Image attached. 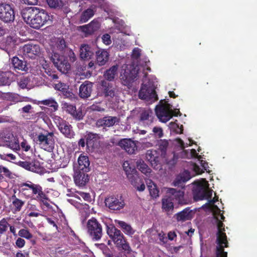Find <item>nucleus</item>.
Returning a JSON list of instances; mask_svg holds the SVG:
<instances>
[{
	"mask_svg": "<svg viewBox=\"0 0 257 257\" xmlns=\"http://www.w3.org/2000/svg\"><path fill=\"white\" fill-rule=\"evenodd\" d=\"M92 83L85 81L79 87V95L81 98H87L92 92Z\"/></svg>",
	"mask_w": 257,
	"mask_h": 257,
	"instance_id": "25",
	"label": "nucleus"
},
{
	"mask_svg": "<svg viewBox=\"0 0 257 257\" xmlns=\"http://www.w3.org/2000/svg\"><path fill=\"white\" fill-rule=\"evenodd\" d=\"M30 79L27 77H23L20 80L19 82V86L23 89L27 87V86L29 82Z\"/></svg>",
	"mask_w": 257,
	"mask_h": 257,
	"instance_id": "53",
	"label": "nucleus"
},
{
	"mask_svg": "<svg viewBox=\"0 0 257 257\" xmlns=\"http://www.w3.org/2000/svg\"><path fill=\"white\" fill-rule=\"evenodd\" d=\"M146 235L150 237L153 241L156 240L158 236H161V233L158 232L155 229H149L146 231Z\"/></svg>",
	"mask_w": 257,
	"mask_h": 257,
	"instance_id": "45",
	"label": "nucleus"
},
{
	"mask_svg": "<svg viewBox=\"0 0 257 257\" xmlns=\"http://www.w3.org/2000/svg\"><path fill=\"white\" fill-rule=\"evenodd\" d=\"M117 65L112 66L104 73V78L109 81H112L117 75Z\"/></svg>",
	"mask_w": 257,
	"mask_h": 257,
	"instance_id": "31",
	"label": "nucleus"
},
{
	"mask_svg": "<svg viewBox=\"0 0 257 257\" xmlns=\"http://www.w3.org/2000/svg\"><path fill=\"white\" fill-rule=\"evenodd\" d=\"M10 72H3L0 74V85H9L11 83L9 79Z\"/></svg>",
	"mask_w": 257,
	"mask_h": 257,
	"instance_id": "41",
	"label": "nucleus"
},
{
	"mask_svg": "<svg viewBox=\"0 0 257 257\" xmlns=\"http://www.w3.org/2000/svg\"><path fill=\"white\" fill-rule=\"evenodd\" d=\"M96 60L99 65H104L108 59V53L104 50H100L96 52Z\"/></svg>",
	"mask_w": 257,
	"mask_h": 257,
	"instance_id": "30",
	"label": "nucleus"
},
{
	"mask_svg": "<svg viewBox=\"0 0 257 257\" xmlns=\"http://www.w3.org/2000/svg\"><path fill=\"white\" fill-rule=\"evenodd\" d=\"M175 216L178 221L184 222L190 220L192 218V210H190L189 208H186L177 213Z\"/></svg>",
	"mask_w": 257,
	"mask_h": 257,
	"instance_id": "27",
	"label": "nucleus"
},
{
	"mask_svg": "<svg viewBox=\"0 0 257 257\" xmlns=\"http://www.w3.org/2000/svg\"><path fill=\"white\" fill-rule=\"evenodd\" d=\"M118 145L129 154H134L137 150V142L131 139H122Z\"/></svg>",
	"mask_w": 257,
	"mask_h": 257,
	"instance_id": "14",
	"label": "nucleus"
},
{
	"mask_svg": "<svg viewBox=\"0 0 257 257\" xmlns=\"http://www.w3.org/2000/svg\"><path fill=\"white\" fill-rule=\"evenodd\" d=\"M98 23L92 21L87 25L79 27L78 30L82 32L85 37H87L92 34L98 29Z\"/></svg>",
	"mask_w": 257,
	"mask_h": 257,
	"instance_id": "20",
	"label": "nucleus"
},
{
	"mask_svg": "<svg viewBox=\"0 0 257 257\" xmlns=\"http://www.w3.org/2000/svg\"><path fill=\"white\" fill-rule=\"evenodd\" d=\"M94 52L92 49L88 45H82L80 48V56L81 59L88 60L93 56Z\"/></svg>",
	"mask_w": 257,
	"mask_h": 257,
	"instance_id": "26",
	"label": "nucleus"
},
{
	"mask_svg": "<svg viewBox=\"0 0 257 257\" xmlns=\"http://www.w3.org/2000/svg\"><path fill=\"white\" fill-rule=\"evenodd\" d=\"M123 168L126 172L127 177L128 175L130 176L136 173L135 169L131 166L130 164L128 161H125L123 163Z\"/></svg>",
	"mask_w": 257,
	"mask_h": 257,
	"instance_id": "46",
	"label": "nucleus"
},
{
	"mask_svg": "<svg viewBox=\"0 0 257 257\" xmlns=\"http://www.w3.org/2000/svg\"><path fill=\"white\" fill-rule=\"evenodd\" d=\"M147 160L151 163L152 167L156 168L159 163L158 154L156 150H149L146 152Z\"/></svg>",
	"mask_w": 257,
	"mask_h": 257,
	"instance_id": "24",
	"label": "nucleus"
},
{
	"mask_svg": "<svg viewBox=\"0 0 257 257\" xmlns=\"http://www.w3.org/2000/svg\"><path fill=\"white\" fill-rule=\"evenodd\" d=\"M107 233L118 248L123 250L127 253L131 252L132 249L129 244L124 239L123 234L119 230L113 225L108 226Z\"/></svg>",
	"mask_w": 257,
	"mask_h": 257,
	"instance_id": "4",
	"label": "nucleus"
},
{
	"mask_svg": "<svg viewBox=\"0 0 257 257\" xmlns=\"http://www.w3.org/2000/svg\"><path fill=\"white\" fill-rule=\"evenodd\" d=\"M141 54V50L138 48H135L134 49L132 52V57L133 58L137 59H138Z\"/></svg>",
	"mask_w": 257,
	"mask_h": 257,
	"instance_id": "56",
	"label": "nucleus"
},
{
	"mask_svg": "<svg viewBox=\"0 0 257 257\" xmlns=\"http://www.w3.org/2000/svg\"><path fill=\"white\" fill-rule=\"evenodd\" d=\"M128 179L133 186L139 191H143L145 189V185L142 179L136 174L128 175Z\"/></svg>",
	"mask_w": 257,
	"mask_h": 257,
	"instance_id": "22",
	"label": "nucleus"
},
{
	"mask_svg": "<svg viewBox=\"0 0 257 257\" xmlns=\"http://www.w3.org/2000/svg\"><path fill=\"white\" fill-rule=\"evenodd\" d=\"M152 134L156 138H161L164 136L163 129L159 126H155L153 128Z\"/></svg>",
	"mask_w": 257,
	"mask_h": 257,
	"instance_id": "49",
	"label": "nucleus"
},
{
	"mask_svg": "<svg viewBox=\"0 0 257 257\" xmlns=\"http://www.w3.org/2000/svg\"><path fill=\"white\" fill-rule=\"evenodd\" d=\"M51 60L55 66L62 73H67L70 69V65L65 58L57 52H54Z\"/></svg>",
	"mask_w": 257,
	"mask_h": 257,
	"instance_id": "12",
	"label": "nucleus"
},
{
	"mask_svg": "<svg viewBox=\"0 0 257 257\" xmlns=\"http://www.w3.org/2000/svg\"><path fill=\"white\" fill-rule=\"evenodd\" d=\"M171 157L172 158L170 160H166L167 163L170 165H174L177 160V157L175 156V154H171Z\"/></svg>",
	"mask_w": 257,
	"mask_h": 257,
	"instance_id": "62",
	"label": "nucleus"
},
{
	"mask_svg": "<svg viewBox=\"0 0 257 257\" xmlns=\"http://www.w3.org/2000/svg\"><path fill=\"white\" fill-rule=\"evenodd\" d=\"M167 194L173 197V200H175L179 204H185L187 203L184 198V191L182 190L169 188L167 189Z\"/></svg>",
	"mask_w": 257,
	"mask_h": 257,
	"instance_id": "17",
	"label": "nucleus"
},
{
	"mask_svg": "<svg viewBox=\"0 0 257 257\" xmlns=\"http://www.w3.org/2000/svg\"><path fill=\"white\" fill-rule=\"evenodd\" d=\"M0 173H3L6 176H10L11 173L6 167L0 166Z\"/></svg>",
	"mask_w": 257,
	"mask_h": 257,
	"instance_id": "59",
	"label": "nucleus"
},
{
	"mask_svg": "<svg viewBox=\"0 0 257 257\" xmlns=\"http://www.w3.org/2000/svg\"><path fill=\"white\" fill-rule=\"evenodd\" d=\"M105 203L110 209L113 210H120L124 206L123 200L121 197L110 196L105 200Z\"/></svg>",
	"mask_w": 257,
	"mask_h": 257,
	"instance_id": "16",
	"label": "nucleus"
},
{
	"mask_svg": "<svg viewBox=\"0 0 257 257\" xmlns=\"http://www.w3.org/2000/svg\"><path fill=\"white\" fill-rule=\"evenodd\" d=\"M12 121V118L6 115H0V123L10 122Z\"/></svg>",
	"mask_w": 257,
	"mask_h": 257,
	"instance_id": "63",
	"label": "nucleus"
},
{
	"mask_svg": "<svg viewBox=\"0 0 257 257\" xmlns=\"http://www.w3.org/2000/svg\"><path fill=\"white\" fill-rule=\"evenodd\" d=\"M41 103L51 107L54 111H56L58 108V103L52 98L43 100L41 101Z\"/></svg>",
	"mask_w": 257,
	"mask_h": 257,
	"instance_id": "39",
	"label": "nucleus"
},
{
	"mask_svg": "<svg viewBox=\"0 0 257 257\" xmlns=\"http://www.w3.org/2000/svg\"><path fill=\"white\" fill-rule=\"evenodd\" d=\"M20 146L21 147L22 149L26 152H28L31 149V146L28 144V143L25 140H24L21 143Z\"/></svg>",
	"mask_w": 257,
	"mask_h": 257,
	"instance_id": "60",
	"label": "nucleus"
},
{
	"mask_svg": "<svg viewBox=\"0 0 257 257\" xmlns=\"http://www.w3.org/2000/svg\"><path fill=\"white\" fill-rule=\"evenodd\" d=\"M59 130L61 133L68 138H73L75 135L72 129V126L67 122H66L64 124H62L59 128Z\"/></svg>",
	"mask_w": 257,
	"mask_h": 257,
	"instance_id": "29",
	"label": "nucleus"
},
{
	"mask_svg": "<svg viewBox=\"0 0 257 257\" xmlns=\"http://www.w3.org/2000/svg\"><path fill=\"white\" fill-rule=\"evenodd\" d=\"M146 183L149 189L150 195L152 197L156 198L159 196V190L155 184L151 180H146Z\"/></svg>",
	"mask_w": 257,
	"mask_h": 257,
	"instance_id": "35",
	"label": "nucleus"
},
{
	"mask_svg": "<svg viewBox=\"0 0 257 257\" xmlns=\"http://www.w3.org/2000/svg\"><path fill=\"white\" fill-rule=\"evenodd\" d=\"M66 47L65 42V41L61 38H57L55 41V44L54 46V50H53V53L55 52V51H62L64 50V49Z\"/></svg>",
	"mask_w": 257,
	"mask_h": 257,
	"instance_id": "40",
	"label": "nucleus"
},
{
	"mask_svg": "<svg viewBox=\"0 0 257 257\" xmlns=\"http://www.w3.org/2000/svg\"><path fill=\"white\" fill-rule=\"evenodd\" d=\"M22 187H28L31 189H32L33 193L34 194H36V192L38 190L40 189V188L41 187L39 185L35 184L32 183H23L21 185Z\"/></svg>",
	"mask_w": 257,
	"mask_h": 257,
	"instance_id": "51",
	"label": "nucleus"
},
{
	"mask_svg": "<svg viewBox=\"0 0 257 257\" xmlns=\"http://www.w3.org/2000/svg\"><path fill=\"white\" fill-rule=\"evenodd\" d=\"M10 224L7 218H3L0 221V234L4 233L8 229Z\"/></svg>",
	"mask_w": 257,
	"mask_h": 257,
	"instance_id": "47",
	"label": "nucleus"
},
{
	"mask_svg": "<svg viewBox=\"0 0 257 257\" xmlns=\"http://www.w3.org/2000/svg\"><path fill=\"white\" fill-rule=\"evenodd\" d=\"M62 108L77 120H81L83 118V115L82 111L81 110L77 111L75 106L70 103L63 102Z\"/></svg>",
	"mask_w": 257,
	"mask_h": 257,
	"instance_id": "19",
	"label": "nucleus"
},
{
	"mask_svg": "<svg viewBox=\"0 0 257 257\" xmlns=\"http://www.w3.org/2000/svg\"><path fill=\"white\" fill-rule=\"evenodd\" d=\"M20 51L25 58L33 59L40 53V49L37 45L26 44L21 48Z\"/></svg>",
	"mask_w": 257,
	"mask_h": 257,
	"instance_id": "13",
	"label": "nucleus"
},
{
	"mask_svg": "<svg viewBox=\"0 0 257 257\" xmlns=\"http://www.w3.org/2000/svg\"><path fill=\"white\" fill-rule=\"evenodd\" d=\"M119 120L120 119L117 116H105L102 118L98 119L96 121L95 124L98 127H109L115 124H118L119 122Z\"/></svg>",
	"mask_w": 257,
	"mask_h": 257,
	"instance_id": "15",
	"label": "nucleus"
},
{
	"mask_svg": "<svg viewBox=\"0 0 257 257\" xmlns=\"http://www.w3.org/2000/svg\"><path fill=\"white\" fill-rule=\"evenodd\" d=\"M25 244V241L24 239L21 237L18 238L16 241V245L19 248H22L24 246Z\"/></svg>",
	"mask_w": 257,
	"mask_h": 257,
	"instance_id": "61",
	"label": "nucleus"
},
{
	"mask_svg": "<svg viewBox=\"0 0 257 257\" xmlns=\"http://www.w3.org/2000/svg\"><path fill=\"white\" fill-rule=\"evenodd\" d=\"M6 146L10 147L13 150H19L20 148V146L19 144L18 140L14 137V139L8 141V144H6Z\"/></svg>",
	"mask_w": 257,
	"mask_h": 257,
	"instance_id": "43",
	"label": "nucleus"
},
{
	"mask_svg": "<svg viewBox=\"0 0 257 257\" xmlns=\"http://www.w3.org/2000/svg\"><path fill=\"white\" fill-rule=\"evenodd\" d=\"M119 94V89L114 84L108 82L105 80L101 81V87L98 95L106 98H113Z\"/></svg>",
	"mask_w": 257,
	"mask_h": 257,
	"instance_id": "9",
	"label": "nucleus"
},
{
	"mask_svg": "<svg viewBox=\"0 0 257 257\" xmlns=\"http://www.w3.org/2000/svg\"><path fill=\"white\" fill-rule=\"evenodd\" d=\"M155 112L158 118L162 122H166L173 115L177 116L180 113L179 111H173L172 106L164 102V100H160L159 104L156 105Z\"/></svg>",
	"mask_w": 257,
	"mask_h": 257,
	"instance_id": "5",
	"label": "nucleus"
},
{
	"mask_svg": "<svg viewBox=\"0 0 257 257\" xmlns=\"http://www.w3.org/2000/svg\"><path fill=\"white\" fill-rule=\"evenodd\" d=\"M114 222L122 229L125 234L128 235H132L135 233V230L134 229L130 224L124 221L118 220H115Z\"/></svg>",
	"mask_w": 257,
	"mask_h": 257,
	"instance_id": "28",
	"label": "nucleus"
},
{
	"mask_svg": "<svg viewBox=\"0 0 257 257\" xmlns=\"http://www.w3.org/2000/svg\"><path fill=\"white\" fill-rule=\"evenodd\" d=\"M18 235L21 237L28 239H30L33 237V235L29 232L28 229H21L18 232Z\"/></svg>",
	"mask_w": 257,
	"mask_h": 257,
	"instance_id": "50",
	"label": "nucleus"
},
{
	"mask_svg": "<svg viewBox=\"0 0 257 257\" xmlns=\"http://www.w3.org/2000/svg\"><path fill=\"white\" fill-rule=\"evenodd\" d=\"M176 142L177 144L179 146L183 151L180 153V156L182 158L191 159L192 158H197L198 159L199 164L194 163L192 165V169L195 173L196 174H200L206 170L207 172H209L208 169V163L205 161L201 160V156L198 155L195 149H191L189 150H185V144L183 141L180 139H176Z\"/></svg>",
	"mask_w": 257,
	"mask_h": 257,
	"instance_id": "3",
	"label": "nucleus"
},
{
	"mask_svg": "<svg viewBox=\"0 0 257 257\" xmlns=\"http://www.w3.org/2000/svg\"><path fill=\"white\" fill-rule=\"evenodd\" d=\"M12 199H13V204L15 206L16 210L17 211H20L24 204V202L17 198L15 195L12 196Z\"/></svg>",
	"mask_w": 257,
	"mask_h": 257,
	"instance_id": "44",
	"label": "nucleus"
},
{
	"mask_svg": "<svg viewBox=\"0 0 257 257\" xmlns=\"http://www.w3.org/2000/svg\"><path fill=\"white\" fill-rule=\"evenodd\" d=\"M47 2L51 8H56L59 6V0H47Z\"/></svg>",
	"mask_w": 257,
	"mask_h": 257,
	"instance_id": "57",
	"label": "nucleus"
},
{
	"mask_svg": "<svg viewBox=\"0 0 257 257\" xmlns=\"http://www.w3.org/2000/svg\"><path fill=\"white\" fill-rule=\"evenodd\" d=\"M140 69V66L138 65L135 66L134 64L127 65L123 74L121 75L123 84L127 85L134 81L137 77Z\"/></svg>",
	"mask_w": 257,
	"mask_h": 257,
	"instance_id": "10",
	"label": "nucleus"
},
{
	"mask_svg": "<svg viewBox=\"0 0 257 257\" xmlns=\"http://www.w3.org/2000/svg\"><path fill=\"white\" fill-rule=\"evenodd\" d=\"M87 232L92 240H99L102 235V227L101 224L94 218L89 219L87 222Z\"/></svg>",
	"mask_w": 257,
	"mask_h": 257,
	"instance_id": "8",
	"label": "nucleus"
},
{
	"mask_svg": "<svg viewBox=\"0 0 257 257\" xmlns=\"http://www.w3.org/2000/svg\"><path fill=\"white\" fill-rule=\"evenodd\" d=\"M36 199L47 207L50 206L49 200L47 195L43 192H41L39 195H37Z\"/></svg>",
	"mask_w": 257,
	"mask_h": 257,
	"instance_id": "42",
	"label": "nucleus"
},
{
	"mask_svg": "<svg viewBox=\"0 0 257 257\" xmlns=\"http://www.w3.org/2000/svg\"><path fill=\"white\" fill-rule=\"evenodd\" d=\"M25 22L31 27L39 29L51 21V17L44 10L36 7H29L23 9L21 13Z\"/></svg>",
	"mask_w": 257,
	"mask_h": 257,
	"instance_id": "2",
	"label": "nucleus"
},
{
	"mask_svg": "<svg viewBox=\"0 0 257 257\" xmlns=\"http://www.w3.org/2000/svg\"><path fill=\"white\" fill-rule=\"evenodd\" d=\"M76 193L77 194H75L74 196L79 200H81L82 198L84 201H90L91 198L89 193L79 191H77Z\"/></svg>",
	"mask_w": 257,
	"mask_h": 257,
	"instance_id": "48",
	"label": "nucleus"
},
{
	"mask_svg": "<svg viewBox=\"0 0 257 257\" xmlns=\"http://www.w3.org/2000/svg\"><path fill=\"white\" fill-rule=\"evenodd\" d=\"M12 63L15 68L21 70H24L25 69V62L20 60L18 57H13L12 60Z\"/></svg>",
	"mask_w": 257,
	"mask_h": 257,
	"instance_id": "38",
	"label": "nucleus"
},
{
	"mask_svg": "<svg viewBox=\"0 0 257 257\" xmlns=\"http://www.w3.org/2000/svg\"><path fill=\"white\" fill-rule=\"evenodd\" d=\"M187 172H185L184 174H182L181 176L177 177L172 183L173 186L175 187H179L183 189L185 187L184 183L190 179V177L187 178H185L184 175L188 174Z\"/></svg>",
	"mask_w": 257,
	"mask_h": 257,
	"instance_id": "33",
	"label": "nucleus"
},
{
	"mask_svg": "<svg viewBox=\"0 0 257 257\" xmlns=\"http://www.w3.org/2000/svg\"><path fill=\"white\" fill-rule=\"evenodd\" d=\"M139 97L149 104H151L158 99L155 86L150 82L147 84H142L139 92Z\"/></svg>",
	"mask_w": 257,
	"mask_h": 257,
	"instance_id": "7",
	"label": "nucleus"
},
{
	"mask_svg": "<svg viewBox=\"0 0 257 257\" xmlns=\"http://www.w3.org/2000/svg\"><path fill=\"white\" fill-rule=\"evenodd\" d=\"M14 135L12 134L8 133L4 137L3 140L6 144H8V141L14 139Z\"/></svg>",
	"mask_w": 257,
	"mask_h": 257,
	"instance_id": "64",
	"label": "nucleus"
},
{
	"mask_svg": "<svg viewBox=\"0 0 257 257\" xmlns=\"http://www.w3.org/2000/svg\"><path fill=\"white\" fill-rule=\"evenodd\" d=\"M168 144V141L165 140H160L158 143V149L161 151V156L164 158L166 157Z\"/></svg>",
	"mask_w": 257,
	"mask_h": 257,
	"instance_id": "37",
	"label": "nucleus"
},
{
	"mask_svg": "<svg viewBox=\"0 0 257 257\" xmlns=\"http://www.w3.org/2000/svg\"><path fill=\"white\" fill-rule=\"evenodd\" d=\"M213 191L209 188L208 182L205 179L194 182L193 188V197L195 200L203 199L209 200L208 208L212 213V223L216 225L218 228L217 234V243L216 257H227V253L224 251V247L227 246V240L226 234L223 232L222 220L224 216L221 213V210L214 203L217 201L215 198L210 199Z\"/></svg>",
	"mask_w": 257,
	"mask_h": 257,
	"instance_id": "1",
	"label": "nucleus"
},
{
	"mask_svg": "<svg viewBox=\"0 0 257 257\" xmlns=\"http://www.w3.org/2000/svg\"><path fill=\"white\" fill-rule=\"evenodd\" d=\"M153 118V112L150 109L145 110L141 113L140 120L142 121H148V123H151Z\"/></svg>",
	"mask_w": 257,
	"mask_h": 257,
	"instance_id": "34",
	"label": "nucleus"
},
{
	"mask_svg": "<svg viewBox=\"0 0 257 257\" xmlns=\"http://www.w3.org/2000/svg\"><path fill=\"white\" fill-rule=\"evenodd\" d=\"M55 139L53 133H39L37 135L36 142L41 149L51 152L55 148Z\"/></svg>",
	"mask_w": 257,
	"mask_h": 257,
	"instance_id": "6",
	"label": "nucleus"
},
{
	"mask_svg": "<svg viewBox=\"0 0 257 257\" xmlns=\"http://www.w3.org/2000/svg\"><path fill=\"white\" fill-rule=\"evenodd\" d=\"M0 19L6 23L14 21L15 13L12 5L7 3L0 4Z\"/></svg>",
	"mask_w": 257,
	"mask_h": 257,
	"instance_id": "11",
	"label": "nucleus"
},
{
	"mask_svg": "<svg viewBox=\"0 0 257 257\" xmlns=\"http://www.w3.org/2000/svg\"><path fill=\"white\" fill-rule=\"evenodd\" d=\"M77 167H74V171L78 170L79 172H87L90 170V162L88 157L83 154H81L77 160Z\"/></svg>",
	"mask_w": 257,
	"mask_h": 257,
	"instance_id": "18",
	"label": "nucleus"
},
{
	"mask_svg": "<svg viewBox=\"0 0 257 257\" xmlns=\"http://www.w3.org/2000/svg\"><path fill=\"white\" fill-rule=\"evenodd\" d=\"M162 209L167 213L174 209L173 197L169 196L168 194L162 199Z\"/></svg>",
	"mask_w": 257,
	"mask_h": 257,
	"instance_id": "23",
	"label": "nucleus"
},
{
	"mask_svg": "<svg viewBox=\"0 0 257 257\" xmlns=\"http://www.w3.org/2000/svg\"><path fill=\"white\" fill-rule=\"evenodd\" d=\"M94 15V11L91 9H88L84 11L81 14L80 21L81 23L88 21Z\"/></svg>",
	"mask_w": 257,
	"mask_h": 257,
	"instance_id": "36",
	"label": "nucleus"
},
{
	"mask_svg": "<svg viewBox=\"0 0 257 257\" xmlns=\"http://www.w3.org/2000/svg\"><path fill=\"white\" fill-rule=\"evenodd\" d=\"M170 127L177 134L182 133L183 130L182 128V126H179V125L175 122H171L169 123Z\"/></svg>",
	"mask_w": 257,
	"mask_h": 257,
	"instance_id": "52",
	"label": "nucleus"
},
{
	"mask_svg": "<svg viewBox=\"0 0 257 257\" xmlns=\"http://www.w3.org/2000/svg\"><path fill=\"white\" fill-rule=\"evenodd\" d=\"M55 88L58 90L64 91L66 89V85L64 83L59 82L55 84Z\"/></svg>",
	"mask_w": 257,
	"mask_h": 257,
	"instance_id": "58",
	"label": "nucleus"
},
{
	"mask_svg": "<svg viewBox=\"0 0 257 257\" xmlns=\"http://www.w3.org/2000/svg\"><path fill=\"white\" fill-rule=\"evenodd\" d=\"M53 120L57 126L58 127V128L62 125V124H64L66 121L61 118L60 117L58 116H54L53 117Z\"/></svg>",
	"mask_w": 257,
	"mask_h": 257,
	"instance_id": "54",
	"label": "nucleus"
},
{
	"mask_svg": "<svg viewBox=\"0 0 257 257\" xmlns=\"http://www.w3.org/2000/svg\"><path fill=\"white\" fill-rule=\"evenodd\" d=\"M137 168L143 174L146 176H149L151 173V169L142 160H138L137 162Z\"/></svg>",
	"mask_w": 257,
	"mask_h": 257,
	"instance_id": "32",
	"label": "nucleus"
},
{
	"mask_svg": "<svg viewBox=\"0 0 257 257\" xmlns=\"http://www.w3.org/2000/svg\"><path fill=\"white\" fill-rule=\"evenodd\" d=\"M102 40L103 43L106 45H108L111 43L110 36L108 34H104L102 36Z\"/></svg>",
	"mask_w": 257,
	"mask_h": 257,
	"instance_id": "55",
	"label": "nucleus"
},
{
	"mask_svg": "<svg viewBox=\"0 0 257 257\" xmlns=\"http://www.w3.org/2000/svg\"><path fill=\"white\" fill-rule=\"evenodd\" d=\"M73 178L75 183L79 186H84L89 180L88 176L86 172H79L78 170L74 171Z\"/></svg>",
	"mask_w": 257,
	"mask_h": 257,
	"instance_id": "21",
	"label": "nucleus"
}]
</instances>
